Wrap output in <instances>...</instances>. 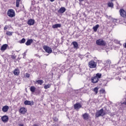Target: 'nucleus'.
<instances>
[{
    "label": "nucleus",
    "mask_w": 126,
    "mask_h": 126,
    "mask_svg": "<svg viewBox=\"0 0 126 126\" xmlns=\"http://www.w3.org/2000/svg\"><path fill=\"white\" fill-rule=\"evenodd\" d=\"M7 14L9 17L12 18V17L15 16V12L14 11V10L10 9L7 11Z\"/></svg>",
    "instance_id": "obj_1"
},
{
    "label": "nucleus",
    "mask_w": 126,
    "mask_h": 126,
    "mask_svg": "<svg viewBox=\"0 0 126 126\" xmlns=\"http://www.w3.org/2000/svg\"><path fill=\"white\" fill-rule=\"evenodd\" d=\"M96 45H98V46H105L106 42L103 40V39H99L96 40Z\"/></svg>",
    "instance_id": "obj_2"
},
{
    "label": "nucleus",
    "mask_w": 126,
    "mask_h": 126,
    "mask_svg": "<svg viewBox=\"0 0 126 126\" xmlns=\"http://www.w3.org/2000/svg\"><path fill=\"white\" fill-rule=\"evenodd\" d=\"M89 66L90 68H95L97 66V63L94 61H91L89 63Z\"/></svg>",
    "instance_id": "obj_3"
},
{
    "label": "nucleus",
    "mask_w": 126,
    "mask_h": 126,
    "mask_svg": "<svg viewBox=\"0 0 126 126\" xmlns=\"http://www.w3.org/2000/svg\"><path fill=\"white\" fill-rule=\"evenodd\" d=\"M43 49L44 51H45V52L46 53H48V54H52V53L53 52V50H52V48H51L50 47H49L47 45L44 46Z\"/></svg>",
    "instance_id": "obj_4"
},
{
    "label": "nucleus",
    "mask_w": 126,
    "mask_h": 126,
    "mask_svg": "<svg viewBox=\"0 0 126 126\" xmlns=\"http://www.w3.org/2000/svg\"><path fill=\"white\" fill-rule=\"evenodd\" d=\"M105 114L106 113H105V112H104V111H98L96 112L95 114V117L96 118H98V117H100L101 116H105Z\"/></svg>",
    "instance_id": "obj_5"
},
{
    "label": "nucleus",
    "mask_w": 126,
    "mask_h": 126,
    "mask_svg": "<svg viewBox=\"0 0 126 126\" xmlns=\"http://www.w3.org/2000/svg\"><path fill=\"white\" fill-rule=\"evenodd\" d=\"M77 73L78 74H81V75H82V74H84V73H85V68H82V69L78 68L77 69Z\"/></svg>",
    "instance_id": "obj_6"
},
{
    "label": "nucleus",
    "mask_w": 126,
    "mask_h": 126,
    "mask_svg": "<svg viewBox=\"0 0 126 126\" xmlns=\"http://www.w3.org/2000/svg\"><path fill=\"white\" fill-rule=\"evenodd\" d=\"M1 120L3 123L5 124V123H7L8 122V116L6 115H4L1 117Z\"/></svg>",
    "instance_id": "obj_7"
},
{
    "label": "nucleus",
    "mask_w": 126,
    "mask_h": 126,
    "mask_svg": "<svg viewBox=\"0 0 126 126\" xmlns=\"http://www.w3.org/2000/svg\"><path fill=\"white\" fill-rule=\"evenodd\" d=\"M69 66V64L68 63V61H66L65 63H63L61 69H66L67 67Z\"/></svg>",
    "instance_id": "obj_8"
},
{
    "label": "nucleus",
    "mask_w": 126,
    "mask_h": 126,
    "mask_svg": "<svg viewBox=\"0 0 126 126\" xmlns=\"http://www.w3.org/2000/svg\"><path fill=\"white\" fill-rule=\"evenodd\" d=\"M24 104L26 105L33 106L34 105V102L33 101L25 100Z\"/></svg>",
    "instance_id": "obj_9"
},
{
    "label": "nucleus",
    "mask_w": 126,
    "mask_h": 126,
    "mask_svg": "<svg viewBox=\"0 0 126 126\" xmlns=\"http://www.w3.org/2000/svg\"><path fill=\"white\" fill-rule=\"evenodd\" d=\"M81 107H82V104L80 103H76L74 105L75 110H78L79 109H80Z\"/></svg>",
    "instance_id": "obj_10"
},
{
    "label": "nucleus",
    "mask_w": 126,
    "mask_h": 126,
    "mask_svg": "<svg viewBox=\"0 0 126 126\" xmlns=\"http://www.w3.org/2000/svg\"><path fill=\"white\" fill-rule=\"evenodd\" d=\"M28 24L30 26H32V25H34L35 24V20L31 19L28 20Z\"/></svg>",
    "instance_id": "obj_11"
},
{
    "label": "nucleus",
    "mask_w": 126,
    "mask_h": 126,
    "mask_svg": "<svg viewBox=\"0 0 126 126\" xmlns=\"http://www.w3.org/2000/svg\"><path fill=\"white\" fill-rule=\"evenodd\" d=\"M82 118L85 121H88L89 120V114L88 113H84L82 115Z\"/></svg>",
    "instance_id": "obj_12"
},
{
    "label": "nucleus",
    "mask_w": 126,
    "mask_h": 126,
    "mask_svg": "<svg viewBox=\"0 0 126 126\" xmlns=\"http://www.w3.org/2000/svg\"><path fill=\"white\" fill-rule=\"evenodd\" d=\"M91 80L93 83H97V82L99 81V79H98V78L95 76L92 77Z\"/></svg>",
    "instance_id": "obj_13"
},
{
    "label": "nucleus",
    "mask_w": 126,
    "mask_h": 126,
    "mask_svg": "<svg viewBox=\"0 0 126 126\" xmlns=\"http://www.w3.org/2000/svg\"><path fill=\"white\" fill-rule=\"evenodd\" d=\"M65 8L64 7H62L59 10L58 12L59 13H63L65 12Z\"/></svg>",
    "instance_id": "obj_14"
},
{
    "label": "nucleus",
    "mask_w": 126,
    "mask_h": 126,
    "mask_svg": "<svg viewBox=\"0 0 126 126\" xmlns=\"http://www.w3.org/2000/svg\"><path fill=\"white\" fill-rule=\"evenodd\" d=\"M61 27H62V24H57L52 26V28H53L54 29L56 28H61Z\"/></svg>",
    "instance_id": "obj_15"
},
{
    "label": "nucleus",
    "mask_w": 126,
    "mask_h": 126,
    "mask_svg": "<svg viewBox=\"0 0 126 126\" xmlns=\"http://www.w3.org/2000/svg\"><path fill=\"white\" fill-rule=\"evenodd\" d=\"M33 43V39H30L27 40V41L26 42V46H30L31 44Z\"/></svg>",
    "instance_id": "obj_16"
},
{
    "label": "nucleus",
    "mask_w": 126,
    "mask_h": 126,
    "mask_svg": "<svg viewBox=\"0 0 126 126\" xmlns=\"http://www.w3.org/2000/svg\"><path fill=\"white\" fill-rule=\"evenodd\" d=\"M13 73L14 75H19V73H20V71L19 70V69L16 68L13 71Z\"/></svg>",
    "instance_id": "obj_17"
},
{
    "label": "nucleus",
    "mask_w": 126,
    "mask_h": 126,
    "mask_svg": "<svg viewBox=\"0 0 126 126\" xmlns=\"http://www.w3.org/2000/svg\"><path fill=\"white\" fill-rule=\"evenodd\" d=\"M72 44H73V45L74 49H76V50H77V49L78 48V43H77V42L74 41L72 43Z\"/></svg>",
    "instance_id": "obj_18"
},
{
    "label": "nucleus",
    "mask_w": 126,
    "mask_h": 126,
    "mask_svg": "<svg viewBox=\"0 0 126 126\" xmlns=\"http://www.w3.org/2000/svg\"><path fill=\"white\" fill-rule=\"evenodd\" d=\"M7 44L3 45L0 48L1 51H5V49H7Z\"/></svg>",
    "instance_id": "obj_19"
},
{
    "label": "nucleus",
    "mask_w": 126,
    "mask_h": 126,
    "mask_svg": "<svg viewBox=\"0 0 126 126\" xmlns=\"http://www.w3.org/2000/svg\"><path fill=\"white\" fill-rule=\"evenodd\" d=\"M98 28H99V25H96L93 28V29L94 32H97V30H98Z\"/></svg>",
    "instance_id": "obj_20"
},
{
    "label": "nucleus",
    "mask_w": 126,
    "mask_h": 126,
    "mask_svg": "<svg viewBox=\"0 0 126 126\" xmlns=\"http://www.w3.org/2000/svg\"><path fill=\"white\" fill-rule=\"evenodd\" d=\"M36 83L39 84V85H42V84L44 83V81H43V80H38L36 81Z\"/></svg>",
    "instance_id": "obj_21"
},
{
    "label": "nucleus",
    "mask_w": 126,
    "mask_h": 126,
    "mask_svg": "<svg viewBox=\"0 0 126 126\" xmlns=\"http://www.w3.org/2000/svg\"><path fill=\"white\" fill-rule=\"evenodd\" d=\"M9 109V107L7 105L4 106L2 108V111H8V109Z\"/></svg>",
    "instance_id": "obj_22"
},
{
    "label": "nucleus",
    "mask_w": 126,
    "mask_h": 126,
    "mask_svg": "<svg viewBox=\"0 0 126 126\" xmlns=\"http://www.w3.org/2000/svg\"><path fill=\"white\" fill-rule=\"evenodd\" d=\"M107 5L108 7H114V4L112 2L109 1L107 3Z\"/></svg>",
    "instance_id": "obj_23"
},
{
    "label": "nucleus",
    "mask_w": 126,
    "mask_h": 126,
    "mask_svg": "<svg viewBox=\"0 0 126 126\" xmlns=\"http://www.w3.org/2000/svg\"><path fill=\"white\" fill-rule=\"evenodd\" d=\"M101 76H102V74L101 73H97L95 77H96V78H97V79H99L100 78H101Z\"/></svg>",
    "instance_id": "obj_24"
},
{
    "label": "nucleus",
    "mask_w": 126,
    "mask_h": 126,
    "mask_svg": "<svg viewBox=\"0 0 126 126\" xmlns=\"http://www.w3.org/2000/svg\"><path fill=\"white\" fill-rule=\"evenodd\" d=\"M12 34H13V32L7 31L6 32V35L7 36H12Z\"/></svg>",
    "instance_id": "obj_25"
},
{
    "label": "nucleus",
    "mask_w": 126,
    "mask_h": 126,
    "mask_svg": "<svg viewBox=\"0 0 126 126\" xmlns=\"http://www.w3.org/2000/svg\"><path fill=\"white\" fill-rule=\"evenodd\" d=\"M51 87V84H48L47 85H45L44 86V89H48L49 88H50Z\"/></svg>",
    "instance_id": "obj_26"
},
{
    "label": "nucleus",
    "mask_w": 126,
    "mask_h": 126,
    "mask_svg": "<svg viewBox=\"0 0 126 126\" xmlns=\"http://www.w3.org/2000/svg\"><path fill=\"white\" fill-rule=\"evenodd\" d=\"M30 90L32 92H35V90H36V88L34 86L31 87Z\"/></svg>",
    "instance_id": "obj_27"
},
{
    "label": "nucleus",
    "mask_w": 126,
    "mask_h": 126,
    "mask_svg": "<svg viewBox=\"0 0 126 126\" xmlns=\"http://www.w3.org/2000/svg\"><path fill=\"white\" fill-rule=\"evenodd\" d=\"M21 0H16V7H19V3Z\"/></svg>",
    "instance_id": "obj_28"
},
{
    "label": "nucleus",
    "mask_w": 126,
    "mask_h": 126,
    "mask_svg": "<svg viewBox=\"0 0 126 126\" xmlns=\"http://www.w3.org/2000/svg\"><path fill=\"white\" fill-rule=\"evenodd\" d=\"M100 94H106V91H105L104 89H101L100 90Z\"/></svg>",
    "instance_id": "obj_29"
},
{
    "label": "nucleus",
    "mask_w": 126,
    "mask_h": 126,
    "mask_svg": "<svg viewBox=\"0 0 126 126\" xmlns=\"http://www.w3.org/2000/svg\"><path fill=\"white\" fill-rule=\"evenodd\" d=\"M93 91H94V94H97L98 93V88L97 87H95L94 88V89L93 90Z\"/></svg>",
    "instance_id": "obj_30"
},
{
    "label": "nucleus",
    "mask_w": 126,
    "mask_h": 126,
    "mask_svg": "<svg viewBox=\"0 0 126 126\" xmlns=\"http://www.w3.org/2000/svg\"><path fill=\"white\" fill-rule=\"evenodd\" d=\"M26 41V39H25V38H23L22 39H21L20 41V44H24V43H25Z\"/></svg>",
    "instance_id": "obj_31"
},
{
    "label": "nucleus",
    "mask_w": 126,
    "mask_h": 126,
    "mask_svg": "<svg viewBox=\"0 0 126 126\" xmlns=\"http://www.w3.org/2000/svg\"><path fill=\"white\" fill-rule=\"evenodd\" d=\"M99 111H107V108H106V106H105L104 108H101L99 110Z\"/></svg>",
    "instance_id": "obj_32"
},
{
    "label": "nucleus",
    "mask_w": 126,
    "mask_h": 126,
    "mask_svg": "<svg viewBox=\"0 0 126 126\" xmlns=\"http://www.w3.org/2000/svg\"><path fill=\"white\" fill-rule=\"evenodd\" d=\"M20 114H22V115H24L25 114H26V111H20Z\"/></svg>",
    "instance_id": "obj_33"
},
{
    "label": "nucleus",
    "mask_w": 126,
    "mask_h": 126,
    "mask_svg": "<svg viewBox=\"0 0 126 126\" xmlns=\"http://www.w3.org/2000/svg\"><path fill=\"white\" fill-rule=\"evenodd\" d=\"M11 59H12V60H15V59H16V56L15 55H12Z\"/></svg>",
    "instance_id": "obj_34"
},
{
    "label": "nucleus",
    "mask_w": 126,
    "mask_h": 126,
    "mask_svg": "<svg viewBox=\"0 0 126 126\" xmlns=\"http://www.w3.org/2000/svg\"><path fill=\"white\" fill-rule=\"evenodd\" d=\"M54 121H55V122H58V121H59V119L57 118V117H54Z\"/></svg>",
    "instance_id": "obj_35"
},
{
    "label": "nucleus",
    "mask_w": 126,
    "mask_h": 126,
    "mask_svg": "<svg viewBox=\"0 0 126 126\" xmlns=\"http://www.w3.org/2000/svg\"><path fill=\"white\" fill-rule=\"evenodd\" d=\"M26 77H28V78L30 77V74H28V73H26Z\"/></svg>",
    "instance_id": "obj_36"
},
{
    "label": "nucleus",
    "mask_w": 126,
    "mask_h": 126,
    "mask_svg": "<svg viewBox=\"0 0 126 126\" xmlns=\"http://www.w3.org/2000/svg\"><path fill=\"white\" fill-rule=\"evenodd\" d=\"M7 30V27L5 26V27H4V30Z\"/></svg>",
    "instance_id": "obj_37"
},
{
    "label": "nucleus",
    "mask_w": 126,
    "mask_h": 126,
    "mask_svg": "<svg viewBox=\"0 0 126 126\" xmlns=\"http://www.w3.org/2000/svg\"><path fill=\"white\" fill-rule=\"evenodd\" d=\"M24 109H25V108H21V109L19 110V111H23V110H24Z\"/></svg>",
    "instance_id": "obj_38"
},
{
    "label": "nucleus",
    "mask_w": 126,
    "mask_h": 126,
    "mask_svg": "<svg viewBox=\"0 0 126 126\" xmlns=\"http://www.w3.org/2000/svg\"><path fill=\"white\" fill-rule=\"evenodd\" d=\"M19 126H24V125L23 124H19Z\"/></svg>",
    "instance_id": "obj_39"
},
{
    "label": "nucleus",
    "mask_w": 126,
    "mask_h": 126,
    "mask_svg": "<svg viewBox=\"0 0 126 126\" xmlns=\"http://www.w3.org/2000/svg\"><path fill=\"white\" fill-rule=\"evenodd\" d=\"M79 58H81V60H82V56H81V55H80L79 56Z\"/></svg>",
    "instance_id": "obj_40"
},
{
    "label": "nucleus",
    "mask_w": 126,
    "mask_h": 126,
    "mask_svg": "<svg viewBox=\"0 0 126 126\" xmlns=\"http://www.w3.org/2000/svg\"><path fill=\"white\" fill-rule=\"evenodd\" d=\"M51 2H53V1H55V0H50Z\"/></svg>",
    "instance_id": "obj_41"
},
{
    "label": "nucleus",
    "mask_w": 126,
    "mask_h": 126,
    "mask_svg": "<svg viewBox=\"0 0 126 126\" xmlns=\"http://www.w3.org/2000/svg\"><path fill=\"white\" fill-rule=\"evenodd\" d=\"M83 0H79V1H80V2H81V1H83Z\"/></svg>",
    "instance_id": "obj_42"
},
{
    "label": "nucleus",
    "mask_w": 126,
    "mask_h": 126,
    "mask_svg": "<svg viewBox=\"0 0 126 126\" xmlns=\"http://www.w3.org/2000/svg\"><path fill=\"white\" fill-rule=\"evenodd\" d=\"M111 0V1H114V0Z\"/></svg>",
    "instance_id": "obj_43"
},
{
    "label": "nucleus",
    "mask_w": 126,
    "mask_h": 126,
    "mask_svg": "<svg viewBox=\"0 0 126 126\" xmlns=\"http://www.w3.org/2000/svg\"><path fill=\"white\" fill-rule=\"evenodd\" d=\"M118 44H120V41H118Z\"/></svg>",
    "instance_id": "obj_44"
},
{
    "label": "nucleus",
    "mask_w": 126,
    "mask_h": 126,
    "mask_svg": "<svg viewBox=\"0 0 126 126\" xmlns=\"http://www.w3.org/2000/svg\"><path fill=\"white\" fill-rule=\"evenodd\" d=\"M119 105H122V103H119Z\"/></svg>",
    "instance_id": "obj_45"
},
{
    "label": "nucleus",
    "mask_w": 126,
    "mask_h": 126,
    "mask_svg": "<svg viewBox=\"0 0 126 126\" xmlns=\"http://www.w3.org/2000/svg\"><path fill=\"white\" fill-rule=\"evenodd\" d=\"M119 80H121V78L119 79Z\"/></svg>",
    "instance_id": "obj_46"
},
{
    "label": "nucleus",
    "mask_w": 126,
    "mask_h": 126,
    "mask_svg": "<svg viewBox=\"0 0 126 126\" xmlns=\"http://www.w3.org/2000/svg\"><path fill=\"white\" fill-rule=\"evenodd\" d=\"M4 112H6V111H4Z\"/></svg>",
    "instance_id": "obj_47"
}]
</instances>
